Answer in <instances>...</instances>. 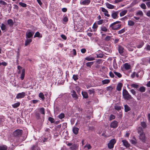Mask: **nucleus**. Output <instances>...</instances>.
<instances>
[{
    "instance_id": "obj_42",
    "label": "nucleus",
    "mask_w": 150,
    "mask_h": 150,
    "mask_svg": "<svg viewBox=\"0 0 150 150\" xmlns=\"http://www.w3.org/2000/svg\"><path fill=\"white\" fill-rule=\"evenodd\" d=\"M113 89V87L111 86H108L106 88V90L110 92Z\"/></svg>"
},
{
    "instance_id": "obj_28",
    "label": "nucleus",
    "mask_w": 150,
    "mask_h": 150,
    "mask_svg": "<svg viewBox=\"0 0 150 150\" xmlns=\"http://www.w3.org/2000/svg\"><path fill=\"white\" fill-rule=\"evenodd\" d=\"M20 103L18 102L13 104L12 106L14 108H16L20 105Z\"/></svg>"
},
{
    "instance_id": "obj_25",
    "label": "nucleus",
    "mask_w": 150,
    "mask_h": 150,
    "mask_svg": "<svg viewBox=\"0 0 150 150\" xmlns=\"http://www.w3.org/2000/svg\"><path fill=\"white\" fill-rule=\"evenodd\" d=\"M118 50L119 53L121 55H123L124 52V48L123 47H118Z\"/></svg>"
},
{
    "instance_id": "obj_56",
    "label": "nucleus",
    "mask_w": 150,
    "mask_h": 150,
    "mask_svg": "<svg viewBox=\"0 0 150 150\" xmlns=\"http://www.w3.org/2000/svg\"><path fill=\"white\" fill-rule=\"evenodd\" d=\"M114 108L115 109L117 110H119L121 109L120 107L117 105L115 106Z\"/></svg>"
},
{
    "instance_id": "obj_7",
    "label": "nucleus",
    "mask_w": 150,
    "mask_h": 150,
    "mask_svg": "<svg viewBox=\"0 0 150 150\" xmlns=\"http://www.w3.org/2000/svg\"><path fill=\"white\" fill-rule=\"evenodd\" d=\"M91 2V0H81L80 1V4L81 5H89Z\"/></svg>"
},
{
    "instance_id": "obj_59",
    "label": "nucleus",
    "mask_w": 150,
    "mask_h": 150,
    "mask_svg": "<svg viewBox=\"0 0 150 150\" xmlns=\"http://www.w3.org/2000/svg\"><path fill=\"white\" fill-rule=\"evenodd\" d=\"M103 20L102 19L100 20L97 22L98 24L100 25L102 24L103 23Z\"/></svg>"
},
{
    "instance_id": "obj_51",
    "label": "nucleus",
    "mask_w": 150,
    "mask_h": 150,
    "mask_svg": "<svg viewBox=\"0 0 150 150\" xmlns=\"http://www.w3.org/2000/svg\"><path fill=\"white\" fill-rule=\"evenodd\" d=\"M139 91L142 92H143L145 91V88L144 87H140L139 88Z\"/></svg>"
},
{
    "instance_id": "obj_60",
    "label": "nucleus",
    "mask_w": 150,
    "mask_h": 150,
    "mask_svg": "<svg viewBox=\"0 0 150 150\" xmlns=\"http://www.w3.org/2000/svg\"><path fill=\"white\" fill-rule=\"evenodd\" d=\"M71 53L74 55H75L76 54V51L75 49H73L72 51H71Z\"/></svg>"
},
{
    "instance_id": "obj_50",
    "label": "nucleus",
    "mask_w": 150,
    "mask_h": 150,
    "mask_svg": "<svg viewBox=\"0 0 150 150\" xmlns=\"http://www.w3.org/2000/svg\"><path fill=\"white\" fill-rule=\"evenodd\" d=\"M73 78L74 81H76L78 79V76L74 74L73 75Z\"/></svg>"
},
{
    "instance_id": "obj_53",
    "label": "nucleus",
    "mask_w": 150,
    "mask_h": 150,
    "mask_svg": "<svg viewBox=\"0 0 150 150\" xmlns=\"http://www.w3.org/2000/svg\"><path fill=\"white\" fill-rule=\"evenodd\" d=\"M141 7L144 9H145L146 8V7L145 4L144 3H142L141 5Z\"/></svg>"
},
{
    "instance_id": "obj_62",
    "label": "nucleus",
    "mask_w": 150,
    "mask_h": 150,
    "mask_svg": "<svg viewBox=\"0 0 150 150\" xmlns=\"http://www.w3.org/2000/svg\"><path fill=\"white\" fill-rule=\"evenodd\" d=\"M88 91L90 94L93 93L94 92V90L93 89H89Z\"/></svg>"
},
{
    "instance_id": "obj_39",
    "label": "nucleus",
    "mask_w": 150,
    "mask_h": 150,
    "mask_svg": "<svg viewBox=\"0 0 150 150\" xmlns=\"http://www.w3.org/2000/svg\"><path fill=\"white\" fill-rule=\"evenodd\" d=\"M143 13L141 11H139L136 13V15L137 16H142L143 15Z\"/></svg>"
},
{
    "instance_id": "obj_30",
    "label": "nucleus",
    "mask_w": 150,
    "mask_h": 150,
    "mask_svg": "<svg viewBox=\"0 0 150 150\" xmlns=\"http://www.w3.org/2000/svg\"><path fill=\"white\" fill-rule=\"evenodd\" d=\"M128 25L130 26H133L134 24V22L132 21L129 20L128 22Z\"/></svg>"
},
{
    "instance_id": "obj_43",
    "label": "nucleus",
    "mask_w": 150,
    "mask_h": 150,
    "mask_svg": "<svg viewBox=\"0 0 150 150\" xmlns=\"http://www.w3.org/2000/svg\"><path fill=\"white\" fill-rule=\"evenodd\" d=\"M40 111L42 114L43 115L45 114V109L43 108H40Z\"/></svg>"
},
{
    "instance_id": "obj_64",
    "label": "nucleus",
    "mask_w": 150,
    "mask_h": 150,
    "mask_svg": "<svg viewBox=\"0 0 150 150\" xmlns=\"http://www.w3.org/2000/svg\"><path fill=\"white\" fill-rule=\"evenodd\" d=\"M61 37L64 40H66L67 39V37L66 36L63 34H62L61 35Z\"/></svg>"
},
{
    "instance_id": "obj_17",
    "label": "nucleus",
    "mask_w": 150,
    "mask_h": 150,
    "mask_svg": "<svg viewBox=\"0 0 150 150\" xmlns=\"http://www.w3.org/2000/svg\"><path fill=\"white\" fill-rule=\"evenodd\" d=\"M71 95L72 97L75 99H76L78 98V96L75 91L73 90L71 92Z\"/></svg>"
},
{
    "instance_id": "obj_20",
    "label": "nucleus",
    "mask_w": 150,
    "mask_h": 150,
    "mask_svg": "<svg viewBox=\"0 0 150 150\" xmlns=\"http://www.w3.org/2000/svg\"><path fill=\"white\" fill-rule=\"evenodd\" d=\"M130 142L133 144H135L137 143V140L135 137H133L132 139L130 141Z\"/></svg>"
},
{
    "instance_id": "obj_57",
    "label": "nucleus",
    "mask_w": 150,
    "mask_h": 150,
    "mask_svg": "<svg viewBox=\"0 0 150 150\" xmlns=\"http://www.w3.org/2000/svg\"><path fill=\"white\" fill-rule=\"evenodd\" d=\"M131 86L134 88H137L138 87V85L136 84H133L131 85Z\"/></svg>"
},
{
    "instance_id": "obj_2",
    "label": "nucleus",
    "mask_w": 150,
    "mask_h": 150,
    "mask_svg": "<svg viewBox=\"0 0 150 150\" xmlns=\"http://www.w3.org/2000/svg\"><path fill=\"white\" fill-rule=\"evenodd\" d=\"M122 94L125 99L128 100L132 98L131 95L129 94L128 91L125 89L123 90Z\"/></svg>"
},
{
    "instance_id": "obj_31",
    "label": "nucleus",
    "mask_w": 150,
    "mask_h": 150,
    "mask_svg": "<svg viewBox=\"0 0 150 150\" xmlns=\"http://www.w3.org/2000/svg\"><path fill=\"white\" fill-rule=\"evenodd\" d=\"M77 148V146L76 144H74L70 147V149L71 150H75Z\"/></svg>"
},
{
    "instance_id": "obj_18",
    "label": "nucleus",
    "mask_w": 150,
    "mask_h": 150,
    "mask_svg": "<svg viewBox=\"0 0 150 150\" xmlns=\"http://www.w3.org/2000/svg\"><path fill=\"white\" fill-rule=\"evenodd\" d=\"M79 129L76 127H74L73 128V132L75 134H77L78 133Z\"/></svg>"
},
{
    "instance_id": "obj_22",
    "label": "nucleus",
    "mask_w": 150,
    "mask_h": 150,
    "mask_svg": "<svg viewBox=\"0 0 150 150\" xmlns=\"http://www.w3.org/2000/svg\"><path fill=\"white\" fill-rule=\"evenodd\" d=\"M113 66L114 68L115 69H117L118 68L115 59H114L113 61Z\"/></svg>"
},
{
    "instance_id": "obj_63",
    "label": "nucleus",
    "mask_w": 150,
    "mask_h": 150,
    "mask_svg": "<svg viewBox=\"0 0 150 150\" xmlns=\"http://www.w3.org/2000/svg\"><path fill=\"white\" fill-rule=\"evenodd\" d=\"M141 125L143 127H145L146 126V124L144 122H142L141 123Z\"/></svg>"
},
{
    "instance_id": "obj_3",
    "label": "nucleus",
    "mask_w": 150,
    "mask_h": 150,
    "mask_svg": "<svg viewBox=\"0 0 150 150\" xmlns=\"http://www.w3.org/2000/svg\"><path fill=\"white\" fill-rule=\"evenodd\" d=\"M116 141L115 139H111L108 143V146L109 149H112L114 147V144L115 143Z\"/></svg>"
},
{
    "instance_id": "obj_10",
    "label": "nucleus",
    "mask_w": 150,
    "mask_h": 150,
    "mask_svg": "<svg viewBox=\"0 0 150 150\" xmlns=\"http://www.w3.org/2000/svg\"><path fill=\"white\" fill-rule=\"evenodd\" d=\"M123 146L126 148L129 147L130 146V144L128 141L125 139H123L122 140Z\"/></svg>"
},
{
    "instance_id": "obj_5",
    "label": "nucleus",
    "mask_w": 150,
    "mask_h": 150,
    "mask_svg": "<svg viewBox=\"0 0 150 150\" xmlns=\"http://www.w3.org/2000/svg\"><path fill=\"white\" fill-rule=\"evenodd\" d=\"M29 30L28 32H27L26 33V37L27 38H30L32 37L34 33V32L30 31Z\"/></svg>"
},
{
    "instance_id": "obj_33",
    "label": "nucleus",
    "mask_w": 150,
    "mask_h": 150,
    "mask_svg": "<svg viewBox=\"0 0 150 150\" xmlns=\"http://www.w3.org/2000/svg\"><path fill=\"white\" fill-rule=\"evenodd\" d=\"M125 111L127 112L129 111L130 110V107L127 105H125L124 106Z\"/></svg>"
},
{
    "instance_id": "obj_61",
    "label": "nucleus",
    "mask_w": 150,
    "mask_h": 150,
    "mask_svg": "<svg viewBox=\"0 0 150 150\" xmlns=\"http://www.w3.org/2000/svg\"><path fill=\"white\" fill-rule=\"evenodd\" d=\"M102 11L104 13H108V11L104 8L102 7L101 8Z\"/></svg>"
},
{
    "instance_id": "obj_48",
    "label": "nucleus",
    "mask_w": 150,
    "mask_h": 150,
    "mask_svg": "<svg viewBox=\"0 0 150 150\" xmlns=\"http://www.w3.org/2000/svg\"><path fill=\"white\" fill-rule=\"evenodd\" d=\"M0 4H1L6 6L7 5V3L4 1L3 0H0Z\"/></svg>"
},
{
    "instance_id": "obj_9",
    "label": "nucleus",
    "mask_w": 150,
    "mask_h": 150,
    "mask_svg": "<svg viewBox=\"0 0 150 150\" xmlns=\"http://www.w3.org/2000/svg\"><path fill=\"white\" fill-rule=\"evenodd\" d=\"M85 59L87 61H92L94 60L95 59L93 55H91L85 58Z\"/></svg>"
},
{
    "instance_id": "obj_41",
    "label": "nucleus",
    "mask_w": 150,
    "mask_h": 150,
    "mask_svg": "<svg viewBox=\"0 0 150 150\" xmlns=\"http://www.w3.org/2000/svg\"><path fill=\"white\" fill-rule=\"evenodd\" d=\"M93 64L92 62H88L86 63V65L88 67H91Z\"/></svg>"
},
{
    "instance_id": "obj_4",
    "label": "nucleus",
    "mask_w": 150,
    "mask_h": 150,
    "mask_svg": "<svg viewBox=\"0 0 150 150\" xmlns=\"http://www.w3.org/2000/svg\"><path fill=\"white\" fill-rule=\"evenodd\" d=\"M22 130L17 129L13 132V135L16 137H19L21 136L22 134Z\"/></svg>"
},
{
    "instance_id": "obj_55",
    "label": "nucleus",
    "mask_w": 150,
    "mask_h": 150,
    "mask_svg": "<svg viewBox=\"0 0 150 150\" xmlns=\"http://www.w3.org/2000/svg\"><path fill=\"white\" fill-rule=\"evenodd\" d=\"M48 120L49 121H50L52 123H53L54 122V119L51 117H49V118Z\"/></svg>"
},
{
    "instance_id": "obj_23",
    "label": "nucleus",
    "mask_w": 150,
    "mask_h": 150,
    "mask_svg": "<svg viewBox=\"0 0 150 150\" xmlns=\"http://www.w3.org/2000/svg\"><path fill=\"white\" fill-rule=\"evenodd\" d=\"M113 71L115 75L117 76L118 78H120L121 77L122 75L120 73L118 72H116L114 70Z\"/></svg>"
},
{
    "instance_id": "obj_35",
    "label": "nucleus",
    "mask_w": 150,
    "mask_h": 150,
    "mask_svg": "<svg viewBox=\"0 0 150 150\" xmlns=\"http://www.w3.org/2000/svg\"><path fill=\"white\" fill-rule=\"evenodd\" d=\"M31 39H27L25 42V46H27L28 44L32 41Z\"/></svg>"
},
{
    "instance_id": "obj_8",
    "label": "nucleus",
    "mask_w": 150,
    "mask_h": 150,
    "mask_svg": "<svg viewBox=\"0 0 150 150\" xmlns=\"http://www.w3.org/2000/svg\"><path fill=\"white\" fill-rule=\"evenodd\" d=\"M118 122L116 121H114L111 123L110 126L111 127L116 128L118 126Z\"/></svg>"
},
{
    "instance_id": "obj_34",
    "label": "nucleus",
    "mask_w": 150,
    "mask_h": 150,
    "mask_svg": "<svg viewBox=\"0 0 150 150\" xmlns=\"http://www.w3.org/2000/svg\"><path fill=\"white\" fill-rule=\"evenodd\" d=\"M36 37L41 38L42 37V35H40V33L39 32H37L35 33L34 36V38H35V37Z\"/></svg>"
},
{
    "instance_id": "obj_54",
    "label": "nucleus",
    "mask_w": 150,
    "mask_h": 150,
    "mask_svg": "<svg viewBox=\"0 0 150 150\" xmlns=\"http://www.w3.org/2000/svg\"><path fill=\"white\" fill-rule=\"evenodd\" d=\"M115 118V116L113 115H111L109 116V119L110 120L114 119Z\"/></svg>"
},
{
    "instance_id": "obj_45",
    "label": "nucleus",
    "mask_w": 150,
    "mask_h": 150,
    "mask_svg": "<svg viewBox=\"0 0 150 150\" xmlns=\"http://www.w3.org/2000/svg\"><path fill=\"white\" fill-rule=\"evenodd\" d=\"M19 4L20 5L23 7H25L27 6V5L26 4L21 2H19Z\"/></svg>"
},
{
    "instance_id": "obj_46",
    "label": "nucleus",
    "mask_w": 150,
    "mask_h": 150,
    "mask_svg": "<svg viewBox=\"0 0 150 150\" xmlns=\"http://www.w3.org/2000/svg\"><path fill=\"white\" fill-rule=\"evenodd\" d=\"M1 27L2 30H5L6 29V25L3 23L1 24Z\"/></svg>"
},
{
    "instance_id": "obj_19",
    "label": "nucleus",
    "mask_w": 150,
    "mask_h": 150,
    "mask_svg": "<svg viewBox=\"0 0 150 150\" xmlns=\"http://www.w3.org/2000/svg\"><path fill=\"white\" fill-rule=\"evenodd\" d=\"M110 82V80L108 79H105L102 81V83L103 85L108 84Z\"/></svg>"
},
{
    "instance_id": "obj_6",
    "label": "nucleus",
    "mask_w": 150,
    "mask_h": 150,
    "mask_svg": "<svg viewBox=\"0 0 150 150\" xmlns=\"http://www.w3.org/2000/svg\"><path fill=\"white\" fill-rule=\"evenodd\" d=\"M25 93L24 92L18 93L17 94L16 98L17 99L23 98L25 96Z\"/></svg>"
},
{
    "instance_id": "obj_49",
    "label": "nucleus",
    "mask_w": 150,
    "mask_h": 150,
    "mask_svg": "<svg viewBox=\"0 0 150 150\" xmlns=\"http://www.w3.org/2000/svg\"><path fill=\"white\" fill-rule=\"evenodd\" d=\"M18 69L19 70L18 72V74H19L21 73V70H22V68L20 66H18L17 67Z\"/></svg>"
},
{
    "instance_id": "obj_47",
    "label": "nucleus",
    "mask_w": 150,
    "mask_h": 150,
    "mask_svg": "<svg viewBox=\"0 0 150 150\" xmlns=\"http://www.w3.org/2000/svg\"><path fill=\"white\" fill-rule=\"evenodd\" d=\"M101 30L104 32H107L108 30L107 29L105 26H103L101 28Z\"/></svg>"
},
{
    "instance_id": "obj_40",
    "label": "nucleus",
    "mask_w": 150,
    "mask_h": 150,
    "mask_svg": "<svg viewBox=\"0 0 150 150\" xmlns=\"http://www.w3.org/2000/svg\"><path fill=\"white\" fill-rule=\"evenodd\" d=\"M31 149L32 150H39V149L37 145L33 146Z\"/></svg>"
},
{
    "instance_id": "obj_1",
    "label": "nucleus",
    "mask_w": 150,
    "mask_h": 150,
    "mask_svg": "<svg viewBox=\"0 0 150 150\" xmlns=\"http://www.w3.org/2000/svg\"><path fill=\"white\" fill-rule=\"evenodd\" d=\"M120 22V21H117L112 23L110 26V27L111 28L112 30H118L120 29L121 26V24H117Z\"/></svg>"
},
{
    "instance_id": "obj_15",
    "label": "nucleus",
    "mask_w": 150,
    "mask_h": 150,
    "mask_svg": "<svg viewBox=\"0 0 150 150\" xmlns=\"http://www.w3.org/2000/svg\"><path fill=\"white\" fill-rule=\"evenodd\" d=\"M122 86V84L121 83H119L117 86L116 89L118 91H120Z\"/></svg>"
},
{
    "instance_id": "obj_58",
    "label": "nucleus",
    "mask_w": 150,
    "mask_h": 150,
    "mask_svg": "<svg viewBox=\"0 0 150 150\" xmlns=\"http://www.w3.org/2000/svg\"><path fill=\"white\" fill-rule=\"evenodd\" d=\"M109 75H110V76L111 77V78H114V75L113 74V72L111 71H110L109 72Z\"/></svg>"
},
{
    "instance_id": "obj_44",
    "label": "nucleus",
    "mask_w": 150,
    "mask_h": 150,
    "mask_svg": "<svg viewBox=\"0 0 150 150\" xmlns=\"http://www.w3.org/2000/svg\"><path fill=\"white\" fill-rule=\"evenodd\" d=\"M64 114L63 113L60 114L59 115H58V117L61 119H62V118H64Z\"/></svg>"
},
{
    "instance_id": "obj_12",
    "label": "nucleus",
    "mask_w": 150,
    "mask_h": 150,
    "mask_svg": "<svg viewBox=\"0 0 150 150\" xmlns=\"http://www.w3.org/2000/svg\"><path fill=\"white\" fill-rule=\"evenodd\" d=\"M139 138L140 140L143 142H145V134H144L139 135Z\"/></svg>"
},
{
    "instance_id": "obj_32",
    "label": "nucleus",
    "mask_w": 150,
    "mask_h": 150,
    "mask_svg": "<svg viewBox=\"0 0 150 150\" xmlns=\"http://www.w3.org/2000/svg\"><path fill=\"white\" fill-rule=\"evenodd\" d=\"M127 10H124L122 11L120 13V15L121 17L122 16H124L127 13Z\"/></svg>"
},
{
    "instance_id": "obj_13",
    "label": "nucleus",
    "mask_w": 150,
    "mask_h": 150,
    "mask_svg": "<svg viewBox=\"0 0 150 150\" xmlns=\"http://www.w3.org/2000/svg\"><path fill=\"white\" fill-rule=\"evenodd\" d=\"M103 48L104 51L103 52L106 54H108V53H110L111 52L110 49H109V47H102Z\"/></svg>"
},
{
    "instance_id": "obj_29",
    "label": "nucleus",
    "mask_w": 150,
    "mask_h": 150,
    "mask_svg": "<svg viewBox=\"0 0 150 150\" xmlns=\"http://www.w3.org/2000/svg\"><path fill=\"white\" fill-rule=\"evenodd\" d=\"M8 24L10 26H12L13 24V22L12 20L11 19H9L7 21Z\"/></svg>"
},
{
    "instance_id": "obj_21",
    "label": "nucleus",
    "mask_w": 150,
    "mask_h": 150,
    "mask_svg": "<svg viewBox=\"0 0 150 150\" xmlns=\"http://www.w3.org/2000/svg\"><path fill=\"white\" fill-rule=\"evenodd\" d=\"M107 7L109 9H113L114 8V6L109 4L108 3H107L106 4Z\"/></svg>"
},
{
    "instance_id": "obj_24",
    "label": "nucleus",
    "mask_w": 150,
    "mask_h": 150,
    "mask_svg": "<svg viewBox=\"0 0 150 150\" xmlns=\"http://www.w3.org/2000/svg\"><path fill=\"white\" fill-rule=\"evenodd\" d=\"M38 96L42 100H45V97L42 93H40L39 94Z\"/></svg>"
},
{
    "instance_id": "obj_11",
    "label": "nucleus",
    "mask_w": 150,
    "mask_h": 150,
    "mask_svg": "<svg viewBox=\"0 0 150 150\" xmlns=\"http://www.w3.org/2000/svg\"><path fill=\"white\" fill-rule=\"evenodd\" d=\"M118 12L117 11H114L112 15L111 16L112 18L114 19H115L116 18H117L118 17Z\"/></svg>"
},
{
    "instance_id": "obj_14",
    "label": "nucleus",
    "mask_w": 150,
    "mask_h": 150,
    "mask_svg": "<svg viewBox=\"0 0 150 150\" xmlns=\"http://www.w3.org/2000/svg\"><path fill=\"white\" fill-rule=\"evenodd\" d=\"M25 70L24 69H23L22 70V72L20 78L21 80H23L24 78L25 75Z\"/></svg>"
},
{
    "instance_id": "obj_27",
    "label": "nucleus",
    "mask_w": 150,
    "mask_h": 150,
    "mask_svg": "<svg viewBox=\"0 0 150 150\" xmlns=\"http://www.w3.org/2000/svg\"><path fill=\"white\" fill-rule=\"evenodd\" d=\"M137 130L138 132V133L139 134V135L144 134L143 130H142V129L141 127H139Z\"/></svg>"
},
{
    "instance_id": "obj_38",
    "label": "nucleus",
    "mask_w": 150,
    "mask_h": 150,
    "mask_svg": "<svg viewBox=\"0 0 150 150\" xmlns=\"http://www.w3.org/2000/svg\"><path fill=\"white\" fill-rule=\"evenodd\" d=\"M7 147L6 146L3 145L0 146V150H7Z\"/></svg>"
},
{
    "instance_id": "obj_26",
    "label": "nucleus",
    "mask_w": 150,
    "mask_h": 150,
    "mask_svg": "<svg viewBox=\"0 0 150 150\" xmlns=\"http://www.w3.org/2000/svg\"><path fill=\"white\" fill-rule=\"evenodd\" d=\"M82 94L83 97V98H87L88 97V95L86 92L85 91H82Z\"/></svg>"
},
{
    "instance_id": "obj_16",
    "label": "nucleus",
    "mask_w": 150,
    "mask_h": 150,
    "mask_svg": "<svg viewBox=\"0 0 150 150\" xmlns=\"http://www.w3.org/2000/svg\"><path fill=\"white\" fill-rule=\"evenodd\" d=\"M124 67L126 70L129 69H130V65L128 63H125L124 65Z\"/></svg>"
},
{
    "instance_id": "obj_52",
    "label": "nucleus",
    "mask_w": 150,
    "mask_h": 150,
    "mask_svg": "<svg viewBox=\"0 0 150 150\" xmlns=\"http://www.w3.org/2000/svg\"><path fill=\"white\" fill-rule=\"evenodd\" d=\"M125 32V29L124 28L122 29L119 30L118 32V34H121Z\"/></svg>"
},
{
    "instance_id": "obj_37",
    "label": "nucleus",
    "mask_w": 150,
    "mask_h": 150,
    "mask_svg": "<svg viewBox=\"0 0 150 150\" xmlns=\"http://www.w3.org/2000/svg\"><path fill=\"white\" fill-rule=\"evenodd\" d=\"M98 25L96 24V23H94L93 25L92 28L94 29L93 30L94 32H95L97 28L98 27Z\"/></svg>"
},
{
    "instance_id": "obj_36",
    "label": "nucleus",
    "mask_w": 150,
    "mask_h": 150,
    "mask_svg": "<svg viewBox=\"0 0 150 150\" xmlns=\"http://www.w3.org/2000/svg\"><path fill=\"white\" fill-rule=\"evenodd\" d=\"M84 148H87L88 149H91V145L88 144H87L84 146Z\"/></svg>"
}]
</instances>
